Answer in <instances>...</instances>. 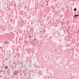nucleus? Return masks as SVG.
<instances>
[{"label": "nucleus", "instance_id": "1", "mask_svg": "<svg viewBox=\"0 0 79 79\" xmlns=\"http://www.w3.org/2000/svg\"><path fill=\"white\" fill-rule=\"evenodd\" d=\"M74 11H76L77 10L76 7L74 9Z\"/></svg>", "mask_w": 79, "mask_h": 79}, {"label": "nucleus", "instance_id": "2", "mask_svg": "<svg viewBox=\"0 0 79 79\" xmlns=\"http://www.w3.org/2000/svg\"><path fill=\"white\" fill-rule=\"evenodd\" d=\"M5 69H7V68H8V66H5Z\"/></svg>", "mask_w": 79, "mask_h": 79}, {"label": "nucleus", "instance_id": "3", "mask_svg": "<svg viewBox=\"0 0 79 79\" xmlns=\"http://www.w3.org/2000/svg\"><path fill=\"white\" fill-rule=\"evenodd\" d=\"M32 37V36L31 35H30L29 36V38H31V37Z\"/></svg>", "mask_w": 79, "mask_h": 79}, {"label": "nucleus", "instance_id": "4", "mask_svg": "<svg viewBox=\"0 0 79 79\" xmlns=\"http://www.w3.org/2000/svg\"><path fill=\"white\" fill-rule=\"evenodd\" d=\"M78 16V15H76L75 16H74V17H75V16L77 17Z\"/></svg>", "mask_w": 79, "mask_h": 79}, {"label": "nucleus", "instance_id": "5", "mask_svg": "<svg viewBox=\"0 0 79 79\" xmlns=\"http://www.w3.org/2000/svg\"><path fill=\"white\" fill-rule=\"evenodd\" d=\"M5 43H6L5 44H8V42H5Z\"/></svg>", "mask_w": 79, "mask_h": 79}, {"label": "nucleus", "instance_id": "6", "mask_svg": "<svg viewBox=\"0 0 79 79\" xmlns=\"http://www.w3.org/2000/svg\"><path fill=\"white\" fill-rule=\"evenodd\" d=\"M34 40L35 41L36 40V39H34Z\"/></svg>", "mask_w": 79, "mask_h": 79}, {"label": "nucleus", "instance_id": "7", "mask_svg": "<svg viewBox=\"0 0 79 79\" xmlns=\"http://www.w3.org/2000/svg\"><path fill=\"white\" fill-rule=\"evenodd\" d=\"M10 21H13V19H11Z\"/></svg>", "mask_w": 79, "mask_h": 79}, {"label": "nucleus", "instance_id": "8", "mask_svg": "<svg viewBox=\"0 0 79 79\" xmlns=\"http://www.w3.org/2000/svg\"><path fill=\"white\" fill-rule=\"evenodd\" d=\"M32 37H34V35H33V36H32Z\"/></svg>", "mask_w": 79, "mask_h": 79}, {"label": "nucleus", "instance_id": "9", "mask_svg": "<svg viewBox=\"0 0 79 79\" xmlns=\"http://www.w3.org/2000/svg\"><path fill=\"white\" fill-rule=\"evenodd\" d=\"M78 15L79 16V14H78Z\"/></svg>", "mask_w": 79, "mask_h": 79}]
</instances>
